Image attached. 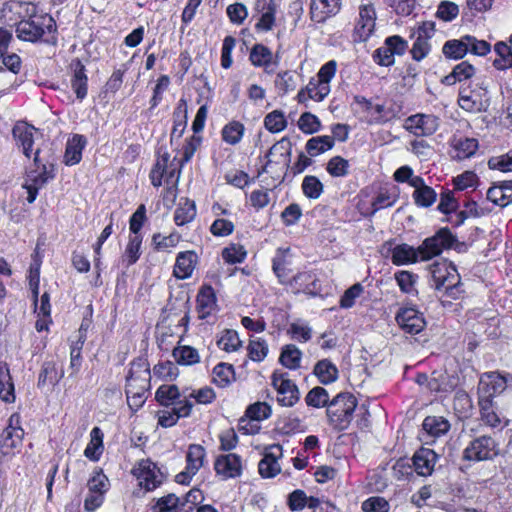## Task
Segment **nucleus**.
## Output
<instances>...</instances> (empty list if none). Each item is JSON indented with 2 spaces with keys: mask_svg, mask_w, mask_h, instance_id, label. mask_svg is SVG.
Masks as SVG:
<instances>
[{
  "mask_svg": "<svg viewBox=\"0 0 512 512\" xmlns=\"http://www.w3.org/2000/svg\"><path fill=\"white\" fill-rule=\"evenodd\" d=\"M459 106L471 113H478L485 110L487 103L482 99L480 93L476 91H461L458 98Z\"/></svg>",
  "mask_w": 512,
  "mask_h": 512,
  "instance_id": "nucleus-34",
  "label": "nucleus"
},
{
  "mask_svg": "<svg viewBox=\"0 0 512 512\" xmlns=\"http://www.w3.org/2000/svg\"><path fill=\"white\" fill-rule=\"evenodd\" d=\"M435 32L433 22H423L413 32L412 37L415 41L410 50L411 56L415 61L423 60L431 51L430 39Z\"/></svg>",
  "mask_w": 512,
  "mask_h": 512,
  "instance_id": "nucleus-13",
  "label": "nucleus"
},
{
  "mask_svg": "<svg viewBox=\"0 0 512 512\" xmlns=\"http://www.w3.org/2000/svg\"><path fill=\"white\" fill-rule=\"evenodd\" d=\"M245 126L237 120H232L221 130L222 140L232 146L239 144L244 136Z\"/></svg>",
  "mask_w": 512,
  "mask_h": 512,
  "instance_id": "nucleus-42",
  "label": "nucleus"
},
{
  "mask_svg": "<svg viewBox=\"0 0 512 512\" xmlns=\"http://www.w3.org/2000/svg\"><path fill=\"white\" fill-rule=\"evenodd\" d=\"M198 263V255L195 251L179 252L173 268V275L178 279L189 278Z\"/></svg>",
  "mask_w": 512,
  "mask_h": 512,
  "instance_id": "nucleus-25",
  "label": "nucleus"
},
{
  "mask_svg": "<svg viewBox=\"0 0 512 512\" xmlns=\"http://www.w3.org/2000/svg\"><path fill=\"white\" fill-rule=\"evenodd\" d=\"M282 456L280 445L270 446L258 464L259 474L263 478H273L281 471L278 459Z\"/></svg>",
  "mask_w": 512,
  "mask_h": 512,
  "instance_id": "nucleus-22",
  "label": "nucleus"
},
{
  "mask_svg": "<svg viewBox=\"0 0 512 512\" xmlns=\"http://www.w3.org/2000/svg\"><path fill=\"white\" fill-rule=\"evenodd\" d=\"M0 399L6 403L15 401V388L6 363L0 362Z\"/></svg>",
  "mask_w": 512,
  "mask_h": 512,
  "instance_id": "nucleus-35",
  "label": "nucleus"
},
{
  "mask_svg": "<svg viewBox=\"0 0 512 512\" xmlns=\"http://www.w3.org/2000/svg\"><path fill=\"white\" fill-rule=\"evenodd\" d=\"M499 454V444L491 436H479L472 440L463 451V458L468 461L492 460Z\"/></svg>",
  "mask_w": 512,
  "mask_h": 512,
  "instance_id": "nucleus-6",
  "label": "nucleus"
},
{
  "mask_svg": "<svg viewBox=\"0 0 512 512\" xmlns=\"http://www.w3.org/2000/svg\"><path fill=\"white\" fill-rule=\"evenodd\" d=\"M275 13L276 4L273 0H269L265 7H263L261 17L256 23L255 28L262 32L270 31L275 24Z\"/></svg>",
  "mask_w": 512,
  "mask_h": 512,
  "instance_id": "nucleus-55",
  "label": "nucleus"
},
{
  "mask_svg": "<svg viewBox=\"0 0 512 512\" xmlns=\"http://www.w3.org/2000/svg\"><path fill=\"white\" fill-rule=\"evenodd\" d=\"M301 188L307 198L318 199L323 193L324 186L316 176L307 175L302 181Z\"/></svg>",
  "mask_w": 512,
  "mask_h": 512,
  "instance_id": "nucleus-60",
  "label": "nucleus"
},
{
  "mask_svg": "<svg viewBox=\"0 0 512 512\" xmlns=\"http://www.w3.org/2000/svg\"><path fill=\"white\" fill-rule=\"evenodd\" d=\"M396 322L405 333H420L426 322L423 315L413 307H403L396 314Z\"/></svg>",
  "mask_w": 512,
  "mask_h": 512,
  "instance_id": "nucleus-16",
  "label": "nucleus"
},
{
  "mask_svg": "<svg viewBox=\"0 0 512 512\" xmlns=\"http://www.w3.org/2000/svg\"><path fill=\"white\" fill-rule=\"evenodd\" d=\"M478 404L480 408L481 421L485 425L491 428H497L501 426L502 419L495 411L493 401L478 400Z\"/></svg>",
  "mask_w": 512,
  "mask_h": 512,
  "instance_id": "nucleus-47",
  "label": "nucleus"
},
{
  "mask_svg": "<svg viewBox=\"0 0 512 512\" xmlns=\"http://www.w3.org/2000/svg\"><path fill=\"white\" fill-rule=\"evenodd\" d=\"M454 237L449 229L441 228L433 236L426 238L420 245L422 261H428L440 255L443 250L452 246Z\"/></svg>",
  "mask_w": 512,
  "mask_h": 512,
  "instance_id": "nucleus-11",
  "label": "nucleus"
},
{
  "mask_svg": "<svg viewBox=\"0 0 512 512\" xmlns=\"http://www.w3.org/2000/svg\"><path fill=\"white\" fill-rule=\"evenodd\" d=\"M24 430L21 427L20 415L14 413L8 420V425L0 434V453L14 454L15 449L22 445Z\"/></svg>",
  "mask_w": 512,
  "mask_h": 512,
  "instance_id": "nucleus-10",
  "label": "nucleus"
},
{
  "mask_svg": "<svg viewBox=\"0 0 512 512\" xmlns=\"http://www.w3.org/2000/svg\"><path fill=\"white\" fill-rule=\"evenodd\" d=\"M103 432L99 427H94L90 432V441L87 444L84 455L91 461H98L103 453Z\"/></svg>",
  "mask_w": 512,
  "mask_h": 512,
  "instance_id": "nucleus-39",
  "label": "nucleus"
},
{
  "mask_svg": "<svg viewBox=\"0 0 512 512\" xmlns=\"http://www.w3.org/2000/svg\"><path fill=\"white\" fill-rule=\"evenodd\" d=\"M153 512H191L190 508L185 507V503L181 504L180 497L175 494H168L157 499L152 507Z\"/></svg>",
  "mask_w": 512,
  "mask_h": 512,
  "instance_id": "nucleus-36",
  "label": "nucleus"
},
{
  "mask_svg": "<svg viewBox=\"0 0 512 512\" xmlns=\"http://www.w3.org/2000/svg\"><path fill=\"white\" fill-rule=\"evenodd\" d=\"M442 53L448 59L458 60L463 58L468 53L464 36L446 41L442 47Z\"/></svg>",
  "mask_w": 512,
  "mask_h": 512,
  "instance_id": "nucleus-51",
  "label": "nucleus"
},
{
  "mask_svg": "<svg viewBox=\"0 0 512 512\" xmlns=\"http://www.w3.org/2000/svg\"><path fill=\"white\" fill-rule=\"evenodd\" d=\"M494 51L497 57L494 59V66L499 70H505L512 67V46L505 42H497L494 45Z\"/></svg>",
  "mask_w": 512,
  "mask_h": 512,
  "instance_id": "nucleus-49",
  "label": "nucleus"
},
{
  "mask_svg": "<svg viewBox=\"0 0 512 512\" xmlns=\"http://www.w3.org/2000/svg\"><path fill=\"white\" fill-rule=\"evenodd\" d=\"M287 507L292 512L302 511L308 507L312 512H318L322 509V502L319 498L307 496L306 492L302 489H295L287 495Z\"/></svg>",
  "mask_w": 512,
  "mask_h": 512,
  "instance_id": "nucleus-21",
  "label": "nucleus"
},
{
  "mask_svg": "<svg viewBox=\"0 0 512 512\" xmlns=\"http://www.w3.org/2000/svg\"><path fill=\"white\" fill-rule=\"evenodd\" d=\"M356 406L357 400L352 394H338L327 407L330 425L339 431L347 429L353 419Z\"/></svg>",
  "mask_w": 512,
  "mask_h": 512,
  "instance_id": "nucleus-4",
  "label": "nucleus"
},
{
  "mask_svg": "<svg viewBox=\"0 0 512 512\" xmlns=\"http://www.w3.org/2000/svg\"><path fill=\"white\" fill-rule=\"evenodd\" d=\"M302 351L294 344H287L283 346L279 361L280 363L290 369L296 370L301 365Z\"/></svg>",
  "mask_w": 512,
  "mask_h": 512,
  "instance_id": "nucleus-43",
  "label": "nucleus"
},
{
  "mask_svg": "<svg viewBox=\"0 0 512 512\" xmlns=\"http://www.w3.org/2000/svg\"><path fill=\"white\" fill-rule=\"evenodd\" d=\"M422 427L430 436L438 438L450 430V423L442 416H427L422 423Z\"/></svg>",
  "mask_w": 512,
  "mask_h": 512,
  "instance_id": "nucleus-40",
  "label": "nucleus"
},
{
  "mask_svg": "<svg viewBox=\"0 0 512 512\" xmlns=\"http://www.w3.org/2000/svg\"><path fill=\"white\" fill-rule=\"evenodd\" d=\"M449 155L451 159L463 161L472 158L479 149L477 138L465 136L459 132L454 133L449 141Z\"/></svg>",
  "mask_w": 512,
  "mask_h": 512,
  "instance_id": "nucleus-12",
  "label": "nucleus"
},
{
  "mask_svg": "<svg viewBox=\"0 0 512 512\" xmlns=\"http://www.w3.org/2000/svg\"><path fill=\"white\" fill-rule=\"evenodd\" d=\"M293 281L303 291L311 294H316L320 290V285L316 275L313 272L305 271L300 272L293 277Z\"/></svg>",
  "mask_w": 512,
  "mask_h": 512,
  "instance_id": "nucleus-53",
  "label": "nucleus"
},
{
  "mask_svg": "<svg viewBox=\"0 0 512 512\" xmlns=\"http://www.w3.org/2000/svg\"><path fill=\"white\" fill-rule=\"evenodd\" d=\"M214 469L223 479L237 478L242 474V458L235 453L220 455L215 460Z\"/></svg>",
  "mask_w": 512,
  "mask_h": 512,
  "instance_id": "nucleus-17",
  "label": "nucleus"
},
{
  "mask_svg": "<svg viewBox=\"0 0 512 512\" xmlns=\"http://www.w3.org/2000/svg\"><path fill=\"white\" fill-rule=\"evenodd\" d=\"M264 126L271 133H278L287 127V120L284 112L274 110L264 118Z\"/></svg>",
  "mask_w": 512,
  "mask_h": 512,
  "instance_id": "nucleus-59",
  "label": "nucleus"
},
{
  "mask_svg": "<svg viewBox=\"0 0 512 512\" xmlns=\"http://www.w3.org/2000/svg\"><path fill=\"white\" fill-rule=\"evenodd\" d=\"M292 144L291 141L284 137L276 142L269 150L267 157L269 162L276 164H289L291 160Z\"/></svg>",
  "mask_w": 512,
  "mask_h": 512,
  "instance_id": "nucleus-33",
  "label": "nucleus"
},
{
  "mask_svg": "<svg viewBox=\"0 0 512 512\" xmlns=\"http://www.w3.org/2000/svg\"><path fill=\"white\" fill-rule=\"evenodd\" d=\"M330 90V85H324L316 79H311L307 86L298 92L297 100L299 103H305L308 100L321 102L329 95Z\"/></svg>",
  "mask_w": 512,
  "mask_h": 512,
  "instance_id": "nucleus-28",
  "label": "nucleus"
},
{
  "mask_svg": "<svg viewBox=\"0 0 512 512\" xmlns=\"http://www.w3.org/2000/svg\"><path fill=\"white\" fill-rule=\"evenodd\" d=\"M289 249H278L275 257L273 258V271L281 282H284L288 276V266L290 261L288 259Z\"/></svg>",
  "mask_w": 512,
  "mask_h": 512,
  "instance_id": "nucleus-58",
  "label": "nucleus"
},
{
  "mask_svg": "<svg viewBox=\"0 0 512 512\" xmlns=\"http://www.w3.org/2000/svg\"><path fill=\"white\" fill-rule=\"evenodd\" d=\"M2 12L6 18L8 12L18 16L15 31L17 38L21 41L47 42V37L56 31L54 19L48 14L38 13L36 6L32 3L12 1L4 6Z\"/></svg>",
  "mask_w": 512,
  "mask_h": 512,
  "instance_id": "nucleus-1",
  "label": "nucleus"
},
{
  "mask_svg": "<svg viewBox=\"0 0 512 512\" xmlns=\"http://www.w3.org/2000/svg\"><path fill=\"white\" fill-rule=\"evenodd\" d=\"M507 387L505 376L497 372L485 373L478 384V400H490L501 394Z\"/></svg>",
  "mask_w": 512,
  "mask_h": 512,
  "instance_id": "nucleus-14",
  "label": "nucleus"
},
{
  "mask_svg": "<svg viewBox=\"0 0 512 512\" xmlns=\"http://www.w3.org/2000/svg\"><path fill=\"white\" fill-rule=\"evenodd\" d=\"M205 461V448L200 444H190L186 452L185 469L175 476V481L182 485H188L192 478L203 467Z\"/></svg>",
  "mask_w": 512,
  "mask_h": 512,
  "instance_id": "nucleus-9",
  "label": "nucleus"
},
{
  "mask_svg": "<svg viewBox=\"0 0 512 512\" xmlns=\"http://www.w3.org/2000/svg\"><path fill=\"white\" fill-rule=\"evenodd\" d=\"M413 188L412 197L418 207L427 208L435 203L437 193L432 187L426 185L423 178L415 179L413 181Z\"/></svg>",
  "mask_w": 512,
  "mask_h": 512,
  "instance_id": "nucleus-29",
  "label": "nucleus"
},
{
  "mask_svg": "<svg viewBox=\"0 0 512 512\" xmlns=\"http://www.w3.org/2000/svg\"><path fill=\"white\" fill-rule=\"evenodd\" d=\"M12 134L17 146L22 149L23 154L30 158L35 153L33 152V144L39 135L38 130L26 122H18L14 125Z\"/></svg>",
  "mask_w": 512,
  "mask_h": 512,
  "instance_id": "nucleus-18",
  "label": "nucleus"
},
{
  "mask_svg": "<svg viewBox=\"0 0 512 512\" xmlns=\"http://www.w3.org/2000/svg\"><path fill=\"white\" fill-rule=\"evenodd\" d=\"M437 458V454L432 449L423 447L417 450L411 459L414 471L423 477L431 475Z\"/></svg>",
  "mask_w": 512,
  "mask_h": 512,
  "instance_id": "nucleus-24",
  "label": "nucleus"
},
{
  "mask_svg": "<svg viewBox=\"0 0 512 512\" xmlns=\"http://www.w3.org/2000/svg\"><path fill=\"white\" fill-rule=\"evenodd\" d=\"M432 286L443 291L444 295L456 299L460 293V275L456 267L445 260L437 261L430 266Z\"/></svg>",
  "mask_w": 512,
  "mask_h": 512,
  "instance_id": "nucleus-3",
  "label": "nucleus"
},
{
  "mask_svg": "<svg viewBox=\"0 0 512 512\" xmlns=\"http://www.w3.org/2000/svg\"><path fill=\"white\" fill-rule=\"evenodd\" d=\"M314 375L322 384H331L338 379V368L328 359L320 360L316 363L313 370Z\"/></svg>",
  "mask_w": 512,
  "mask_h": 512,
  "instance_id": "nucleus-38",
  "label": "nucleus"
},
{
  "mask_svg": "<svg viewBox=\"0 0 512 512\" xmlns=\"http://www.w3.org/2000/svg\"><path fill=\"white\" fill-rule=\"evenodd\" d=\"M334 146V140L331 136L322 135L310 138L306 142V151L307 153L314 157L318 156L330 149Z\"/></svg>",
  "mask_w": 512,
  "mask_h": 512,
  "instance_id": "nucleus-48",
  "label": "nucleus"
},
{
  "mask_svg": "<svg viewBox=\"0 0 512 512\" xmlns=\"http://www.w3.org/2000/svg\"><path fill=\"white\" fill-rule=\"evenodd\" d=\"M179 388L174 384H163L155 392L156 401L164 407H170L181 397Z\"/></svg>",
  "mask_w": 512,
  "mask_h": 512,
  "instance_id": "nucleus-45",
  "label": "nucleus"
},
{
  "mask_svg": "<svg viewBox=\"0 0 512 512\" xmlns=\"http://www.w3.org/2000/svg\"><path fill=\"white\" fill-rule=\"evenodd\" d=\"M217 345L226 352H234L241 347L242 342L235 330L227 329L221 334Z\"/></svg>",
  "mask_w": 512,
  "mask_h": 512,
  "instance_id": "nucleus-61",
  "label": "nucleus"
},
{
  "mask_svg": "<svg viewBox=\"0 0 512 512\" xmlns=\"http://www.w3.org/2000/svg\"><path fill=\"white\" fill-rule=\"evenodd\" d=\"M142 235H130L128 244L122 255V262L129 267L135 264L141 255Z\"/></svg>",
  "mask_w": 512,
  "mask_h": 512,
  "instance_id": "nucleus-44",
  "label": "nucleus"
},
{
  "mask_svg": "<svg viewBox=\"0 0 512 512\" xmlns=\"http://www.w3.org/2000/svg\"><path fill=\"white\" fill-rule=\"evenodd\" d=\"M391 261L394 265L403 266L415 264L422 261L420 246L417 248L401 243L391 248Z\"/></svg>",
  "mask_w": 512,
  "mask_h": 512,
  "instance_id": "nucleus-23",
  "label": "nucleus"
},
{
  "mask_svg": "<svg viewBox=\"0 0 512 512\" xmlns=\"http://www.w3.org/2000/svg\"><path fill=\"white\" fill-rule=\"evenodd\" d=\"M312 327L303 320H296L290 323L287 334L292 340L300 343H306L312 338Z\"/></svg>",
  "mask_w": 512,
  "mask_h": 512,
  "instance_id": "nucleus-50",
  "label": "nucleus"
},
{
  "mask_svg": "<svg viewBox=\"0 0 512 512\" xmlns=\"http://www.w3.org/2000/svg\"><path fill=\"white\" fill-rule=\"evenodd\" d=\"M271 385L277 392L276 400L280 406L292 407L299 401V389L287 373L281 371L273 372Z\"/></svg>",
  "mask_w": 512,
  "mask_h": 512,
  "instance_id": "nucleus-5",
  "label": "nucleus"
},
{
  "mask_svg": "<svg viewBox=\"0 0 512 512\" xmlns=\"http://www.w3.org/2000/svg\"><path fill=\"white\" fill-rule=\"evenodd\" d=\"M376 10L371 1H362L359 6V16L357 18L353 39L355 42L367 41L375 30Z\"/></svg>",
  "mask_w": 512,
  "mask_h": 512,
  "instance_id": "nucleus-8",
  "label": "nucleus"
},
{
  "mask_svg": "<svg viewBox=\"0 0 512 512\" xmlns=\"http://www.w3.org/2000/svg\"><path fill=\"white\" fill-rule=\"evenodd\" d=\"M394 278L399 286L401 292L408 295H416L417 289L416 284L418 281V275L407 271L401 270L395 273Z\"/></svg>",
  "mask_w": 512,
  "mask_h": 512,
  "instance_id": "nucleus-52",
  "label": "nucleus"
},
{
  "mask_svg": "<svg viewBox=\"0 0 512 512\" xmlns=\"http://www.w3.org/2000/svg\"><path fill=\"white\" fill-rule=\"evenodd\" d=\"M397 201V195L389 190H381L371 200L361 199L358 203L359 211L364 216H372L377 211L391 207Z\"/></svg>",
  "mask_w": 512,
  "mask_h": 512,
  "instance_id": "nucleus-19",
  "label": "nucleus"
},
{
  "mask_svg": "<svg viewBox=\"0 0 512 512\" xmlns=\"http://www.w3.org/2000/svg\"><path fill=\"white\" fill-rule=\"evenodd\" d=\"M305 402L308 406L321 408L330 403L329 394L323 387H314L306 395Z\"/></svg>",
  "mask_w": 512,
  "mask_h": 512,
  "instance_id": "nucleus-64",
  "label": "nucleus"
},
{
  "mask_svg": "<svg viewBox=\"0 0 512 512\" xmlns=\"http://www.w3.org/2000/svg\"><path fill=\"white\" fill-rule=\"evenodd\" d=\"M42 259L36 249L32 255V263L30 264L27 280L29 289L32 294L33 303L37 306V298L39 297V285H40V269Z\"/></svg>",
  "mask_w": 512,
  "mask_h": 512,
  "instance_id": "nucleus-32",
  "label": "nucleus"
},
{
  "mask_svg": "<svg viewBox=\"0 0 512 512\" xmlns=\"http://www.w3.org/2000/svg\"><path fill=\"white\" fill-rule=\"evenodd\" d=\"M472 400L468 393L464 390H458L455 393L453 401V409L459 418H466L470 415L472 410Z\"/></svg>",
  "mask_w": 512,
  "mask_h": 512,
  "instance_id": "nucleus-56",
  "label": "nucleus"
},
{
  "mask_svg": "<svg viewBox=\"0 0 512 512\" xmlns=\"http://www.w3.org/2000/svg\"><path fill=\"white\" fill-rule=\"evenodd\" d=\"M132 474L136 477L138 484L145 491H154L160 487L164 481V474L157 465L149 459H143L136 463L132 469Z\"/></svg>",
  "mask_w": 512,
  "mask_h": 512,
  "instance_id": "nucleus-7",
  "label": "nucleus"
},
{
  "mask_svg": "<svg viewBox=\"0 0 512 512\" xmlns=\"http://www.w3.org/2000/svg\"><path fill=\"white\" fill-rule=\"evenodd\" d=\"M172 356L176 363L180 365H194L200 362L198 350L188 345L175 347Z\"/></svg>",
  "mask_w": 512,
  "mask_h": 512,
  "instance_id": "nucleus-46",
  "label": "nucleus"
},
{
  "mask_svg": "<svg viewBox=\"0 0 512 512\" xmlns=\"http://www.w3.org/2000/svg\"><path fill=\"white\" fill-rule=\"evenodd\" d=\"M87 146V138L74 134L67 140L63 161L67 166L78 164L82 159V152Z\"/></svg>",
  "mask_w": 512,
  "mask_h": 512,
  "instance_id": "nucleus-27",
  "label": "nucleus"
},
{
  "mask_svg": "<svg viewBox=\"0 0 512 512\" xmlns=\"http://www.w3.org/2000/svg\"><path fill=\"white\" fill-rule=\"evenodd\" d=\"M222 258L227 264L242 263L247 256V251L243 245L239 243H230L222 250Z\"/></svg>",
  "mask_w": 512,
  "mask_h": 512,
  "instance_id": "nucleus-54",
  "label": "nucleus"
},
{
  "mask_svg": "<svg viewBox=\"0 0 512 512\" xmlns=\"http://www.w3.org/2000/svg\"><path fill=\"white\" fill-rule=\"evenodd\" d=\"M234 379V368L227 363H219L213 368V382L219 387H226Z\"/></svg>",
  "mask_w": 512,
  "mask_h": 512,
  "instance_id": "nucleus-57",
  "label": "nucleus"
},
{
  "mask_svg": "<svg viewBox=\"0 0 512 512\" xmlns=\"http://www.w3.org/2000/svg\"><path fill=\"white\" fill-rule=\"evenodd\" d=\"M249 60L253 66L263 68L264 70H268L270 66L278 64L274 59L271 49L263 44H255L251 48Z\"/></svg>",
  "mask_w": 512,
  "mask_h": 512,
  "instance_id": "nucleus-31",
  "label": "nucleus"
},
{
  "mask_svg": "<svg viewBox=\"0 0 512 512\" xmlns=\"http://www.w3.org/2000/svg\"><path fill=\"white\" fill-rule=\"evenodd\" d=\"M218 310L217 297L210 285H203L196 297V311L199 319H207Z\"/></svg>",
  "mask_w": 512,
  "mask_h": 512,
  "instance_id": "nucleus-20",
  "label": "nucleus"
},
{
  "mask_svg": "<svg viewBox=\"0 0 512 512\" xmlns=\"http://www.w3.org/2000/svg\"><path fill=\"white\" fill-rule=\"evenodd\" d=\"M149 380L148 365L142 360L133 362L126 377V396L131 408L137 409L145 402Z\"/></svg>",
  "mask_w": 512,
  "mask_h": 512,
  "instance_id": "nucleus-2",
  "label": "nucleus"
},
{
  "mask_svg": "<svg viewBox=\"0 0 512 512\" xmlns=\"http://www.w3.org/2000/svg\"><path fill=\"white\" fill-rule=\"evenodd\" d=\"M456 379L446 372H433L429 381L428 388L434 392H450L454 389Z\"/></svg>",
  "mask_w": 512,
  "mask_h": 512,
  "instance_id": "nucleus-41",
  "label": "nucleus"
},
{
  "mask_svg": "<svg viewBox=\"0 0 512 512\" xmlns=\"http://www.w3.org/2000/svg\"><path fill=\"white\" fill-rule=\"evenodd\" d=\"M109 487V480L102 471H96L87 482L88 492L95 494L101 493L103 496H105Z\"/></svg>",
  "mask_w": 512,
  "mask_h": 512,
  "instance_id": "nucleus-63",
  "label": "nucleus"
},
{
  "mask_svg": "<svg viewBox=\"0 0 512 512\" xmlns=\"http://www.w3.org/2000/svg\"><path fill=\"white\" fill-rule=\"evenodd\" d=\"M340 10V0H311V19L317 23L324 22L328 17Z\"/></svg>",
  "mask_w": 512,
  "mask_h": 512,
  "instance_id": "nucleus-26",
  "label": "nucleus"
},
{
  "mask_svg": "<svg viewBox=\"0 0 512 512\" xmlns=\"http://www.w3.org/2000/svg\"><path fill=\"white\" fill-rule=\"evenodd\" d=\"M349 162L341 156L332 157L326 164V171L332 177H346L349 174Z\"/></svg>",
  "mask_w": 512,
  "mask_h": 512,
  "instance_id": "nucleus-62",
  "label": "nucleus"
},
{
  "mask_svg": "<svg viewBox=\"0 0 512 512\" xmlns=\"http://www.w3.org/2000/svg\"><path fill=\"white\" fill-rule=\"evenodd\" d=\"M404 127L415 136H430L439 127V118L433 114H414L405 120Z\"/></svg>",
  "mask_w": 512,
  "mask_h": 512,
  "instance_id": "nucleus-15",
  "label": "nucleus"
},
{
  "mask_svg": "<svg viewBox=\"0 0 512 512\" xmlns=\"http://www.w3.org/2000/svg\"><path fill=\"white\" fill-rule=\"evenodd\" d=\"M39 153L40 150L36 149L34 153V164L36 169L28 172L26 182L41 189L49 181V179L54 178V174L52 171L47 169L45 164H41Z\"/></svg>",
  "mask_w": 512,
  "mask_h": 512,
  "instance_id": "nucleus-30",
  "label": "nucleus"
},
{
  "mask_svg": "<svg viewBox=\"0 0 512 512\" xmlns=\"http://www.w3.org/2000/svg\"><path fill=\"white\" fill-rule=\"evenodd\" d=\"M74 73L71 79V86L79 100H83L87 95L88 78L85 73V67L80 61L73 64Z\"/></svg>",
  "mask_w": 512,
  "mask_h": 512,
  "instance_id": "nucleus-37",
  "label": "nucleus"
}]
</instances>
